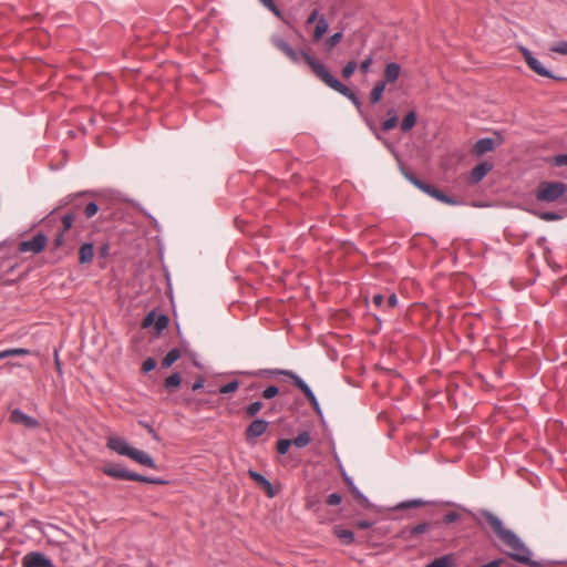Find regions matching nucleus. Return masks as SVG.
Here are the masks:
<instances>
[{
    "instance_id": "obj_1",
    "label": "nucleus",
    "mask_w": 567,
    "mask_h": 567,
    "mask_svg": "<svg viewBox=\"0 0 567 567\" xmlns=\"http://www.w3.org/2000/svg\"><path fill=\"white\" fill-rule=\"evenodd\" d=\"M484 516L497 537L508 548L507 555L511 558L532 567H538V564L530 558L532 551L529 548L517 537V535L505 528L498 517L492 513H485Z\"/></svg>"
},
{
    "instance_id": "obj_2",
    "label": "nucleus",
    "mask_w": 567,
    "mask_h": 567,
    "mask_svg": "<svg viewBox=\"0 0 567 567\" xmlns=\"http://www.w3.org/2000/svg\"><path fill=\"white\" fill-rule=\"evenodd\" d=\"M305 62L309 65V68L312 70V72L329 87L332 90L339 92L343 96L351 100L355 105L359 104V101L355 96V94L344 84H342L340 81H338L334 76L330 74V72L322 65L321 63L317 62L313 58H311L307 53L300 54Z\"/></svg>"
},
{
    "instance_id": "obj_3",
    "label": "nucleus",
    "mask_w": 567,
    "mask_h": 567,
    "mask_svg": "<svg viewBox=\"0 0 567 567\" xmlns=\"http://www.w3.org/2000/svg\"><path fill=\"white\" fill-rule=\"evenodd\" d=\"M567 190L566 184L561 182H542L536 190V198L540 202H555Z\"/></svg>"
},
{
    "instance_id": "obj_4",
    "label": "nucleus",
    "mask_w": 567,
    "mask_h": 567,
    "mask_svg": "<svg viewBox=\"0 0 567 567\" xmlns=\"http://www.w3.org/2000/svg\"><path fill=\"white\" fill-rule=\"evenodd\" d=\"M103 473L107 476L118 478V480H127V481H134V482H142V483H150V484H164L163 481L146 477L130 471H126L124 468H121L115 465H107L102 468Z\"/></svg>"
},
{
    "instance_id": "obj_5",
    "label": "nucleus",
    "mask_w": 567,
    "mask_h": 567,
    "mask_svg": "<svg viewBox=\"0 0 567 567\" xmlns=\"http://www.w3.org/2000/svg\"><path fill=\"white\" fill-rule=\"evenodd\" d=\"M520 52L528 68L532 69L538 75L558 81L563 80L561 78L555 76L546 68H544L540 61L534 58L530 51L527 50L526 48H520Z\"/></svg>"
},
{
    "instance_id": "obj_6",
    "label": "nucleus",
    "mask_w": 567,
    "mask_h": 567,
    "mask_svg": "<svg viewBox=\"0 0 567 567\" xmlns=\"http://www.w3.org/2000/svg\"><path fill=\"white\" fill-rule=\"evenodd\" d=\"M280 374H284L288 378H290L293 381V384L302 391L307 400L311 403V405L318 410L319 404L318 401L311 391V389L292 371L289 370H281L279 371Z\"/></svg>"
},
{
    "instance_id": "obj_7",
    "label": "nucleus",
    "mask_w": 567,
    "mask_h": 567,
    "mask_svg": "<svg viewBox=\"0 0 567 567\" xmlns=\"http://www.w3.org/2000/svg\"><path fill=\"white\" fill-rule=\"evenodd\" d=\"M47 245V237L43 234L35 235L30 240H24L19 244V251L27 252L31 251L38 254L44 249Z\"/></svg>"
},
{
    "instance_id": "obj_8",
    "label": "nucleus",
    "mask_w": 567,
    "mask_h": 567,
    "mask_svg": "<svg viewBox=\"0 0 567 567\" xmlns=\"http://www.w3.org/2000/svg\"><path fill=\"white\" fill-rule=\"evenodd\" d=\"M23 567H53V564L41 553H29L23 557Z\"/></svg>"
},
{
    "instance_id": "obj_9",
    "label": "nucleus",
    "mask_w": 567,
    "mask_h": 567,
    "mask_svg": "<svg viewBox=\"0 0 567 567\" xmlns=\"http://www.w3.org/2000/svg\"><path fill=\"white\" fill-rule=\"evenodd\" d=\"M106 446L115 453L124 456H128L132 450L127 442L117 435H110L107 437Z\"/></svg>"
},
{
    "instance_id": "obj_10",
    "label": "nucleus",
    "mask_w": 567,
    "mask_h": 567,
    "mask_svg": "<svg viewBox=\"0 0 567 567\" xmlns=\"http://www.w3.org/2000/svg\"><path fill=\"white\" fill-rule=\"evenodd\" d=\"M248 475L266 493L268 497L272 498L277 495V492L274 489L271 483L265 476L254 470H249Z\"/></svg>"
},
{
    "instance_id": "obj_11",
    "label": "nucleus",
    "mask_w": 567,
    "mask_h": 567,
    "mask_svg": "<svg viewBox=\"0 0 567 567\" xmlns=\"http://www.w3.org/2000/svg\"><path fill=\"white\" fill-rule=\"evenodd\" d=\"M412 182L422 190H424L425 193H427L430 196L434 197L435 199L442 202V203H445V204H449V205H453L455 204V202L453 199H451L449 196L444 195L441 190H439L437 188L431 186V185H427V184H424L417 179H412Z\"/></svg>"
},
{
    "instance_id": "obj_12",
    "label": "nucleus",
    "mask_w": 567,
    "mask_h": 567,
    "mask_svg": "<svg viewBox=\"0 0 567 567\" xmlns=\"http://www.w3.org/2000/svg\"><path fill=\"white\" fill-rule=\"evenodd\" d=\"M268 427V422L265 420H255L249 424L246 430V439L247 441H252L259 436H261Z\"/></svg>"
},
{
    "instance_id": "obj_13",
    "label": "nucleus",
    "mask_w": 567,
    "mask_h": 567,
    "mask_svg": "<svg viewBox=\"0 0 567 567\" xmlns=\"http://www.w3.org/2000/svg\"><path fill=\"white\" fill-rule=\"evenodd\" d=\"M127 457H130L131 460H133L136 463L144 465L146 467H150V468L156 467L154 460L144 451L132 447Z\"/></svg>"
},
{
    "instance_id": "obj_14",
    "label": "nucleus",
    "mask_w": 567,
    "mask_h": 567,
    "mask_svg": "<svg viewBox=\"0 0 567 567\" xmlns=\"http://www.w3.org/2000/svg\"><path fill=\"white\" fill-rule=\"evenodd\" d=\"M10 421L16 424H21L25 427L32 429L38 426V422L30 417L29 415L24 414L20 410L16 409L10 414Z\"/></svg>"
},
{
    "instance_id": "obj_15",
    "label": "nucleus",
    "mask_w": 567,
    "mask_h": 567,
    "mask_svg": "<svg viewBox=\"0 0 567 567\" xmlns=\"http://www.w3.org/2000/svg\"><path fill=\"white\" fill-rule=\"evenodd\" d=\"M274 45L279 49L282 53H285L292 62L299 61V54L282 39L274 38Z\"/></svg>"
},
{
    "instance_id": "obj_16",
    "label": "nucleus",
    "mask_w": 567,
    "mask_h": 567,
    "mask_svg": "<svg viewBox=\"0 0 567 567\" xmlns=\"http://www.w3.org/2000/svg\"><path fill=\"white\" fill-rule=\"evenodd\" d=\"M491 168H492L491 164L485 163V162L476 165L471 172V177H470L471 182L472 183L481 182L487 175V173L491 171Z\"/></svg>"
},
{
    "instance_id": "obj_17",
    "label": "nucleus",
    "mask_w": 567,
    "mask_h": 567,
    "mask_svg": "<svg viewBox=\"0 0 567 567\" xmlns=\"http://www.w3.org/2000/svg\"><path fill=\"white\" fill-rule=\"evenodd\" d=\"M495 141L493 138H481L478 140L474 147H473V151L474 153H476L477 155H483L487 152H491L494 150L495 147Z\"/></svg>"
},
{
    "instance_id": "obj_18",
    "label": "nucleus",
    "mask_w": 567,
    "mask_h": 567,
    "mask_svg": "<svg viewBox=\"0 0 567 567\" xmlns=\"http://www.w3.org/2000/svg\"><path fill=\"white\" fill-rule=\"evenodd\" d=\"M456 557L453 554H447L432 560L426 567H455Z\"/></svg>"
},
{
    "instance_id": "obj_19",
    "label": "nucleus",
    "mask_w": 567,
    "mask_h": 567,
    "mask_svg": "<svg viewBox=\"0 0 567 567\" xmlns=\"http://www.w3.org/2000/svg\"><path fill=\"white\" fill-rule=\"evenodd\" d=\"M94 256V247L92 244H83L79 251V260L81 264L91 262Z\"/></svg>"
},
{
    "instance_id": "obj_20",
    "label": "nucleus",
    "mask_w": 567,
    "mask_h": 567,
    "mask_svg": "<svg viewBox=\"0 0 567 567\" xmlns=\"http://www.w3.org/2000/svg\"><path fill=\"white\" fill-rule=\"evenodd\" d=\"M401 68L396 63H389L384 69V78L389 83H393L398 80L400 75Z\"/></svg>"
},
{
    "instance_id": "obj_21",
    "label": "nucleus",
    "mask_w": 567,
    "mask_h": 567,
    "mask_svg": "<svg viewBox=\"0 0 567 567\" xmlns=\"http://www.w3.org/2000/svg\"><path fill=\"white\" fill-rule=\"evenodd\" d=\"M182 355V351L177 348L172 349L162 360L163 368H169L173 365Z\"/></svg>"
},
{
    "instance_id": "obj_22",
    "label": "nucleus",
    "mask_w": 567,
    "mask_h": 567,
    "mask_svg": "<svg viewBox=\"0 0 567 567\" xmlns=\"http://www.w3.org/2000/svg\"><path fill=\"white\" fill-rule=\"evenodd\" d=\"M328 22L323 17L319 18L313 31V41L318 42L328 30Z\"/></svg>"
},
{
    "instance_id": "obj_23",
    "label": "nucleus",
    "mask_w": 567,
    "mask_h": 567,
    "mask_svg": "<svg viewBox=\"0 0 567 567\" xmlns=\"http://www.w3.org/2000/svg\"><path fill=\"white\" fill-rule=\"evenodd\" d=\"M384 89H385V82L384 81H381V82H378L373 90L371 91V94H370V102L372 104H375L378 103L381 97H382V94L384 92Z\"/></svg>"
},
{
    "instance_id": "obj_24",
    "label": "nucleus",
    "mask_w": 567,
    "mask_h": 567,
    "mask_svg": "<svg viewBox=\"0 0 567 567\" xmlns=\"http://www.w3.org/2000/svg\"><path fill=\"white\" fill-rule=\"evenodd\" d=\"M334 534L340 539V542L344 545H350L354 540L353 533L349 529L337 528L334 530Z\"/></svg>"
},
{
    "instance_id": "obj_25",
    "label": "nucleus",
    "mask_w": 567,
    "mask_h": 567,
    "mask_svg": "<svg viewBox=\"0 0 567 567\" xmlns=\"http://www.w3.org/2000/svg\"><path fill=\"white\" fill-rule=\"evenodd\" d=\"M416 123V115H415V112L414 111H411L409 112L403 121H402V124H401V130L403 132H408L410 131Z\"/></svg>"
},
{
    "instance_id": "obj_26",
    "label": "nucleus",
    "mask_w": 567,
    "mask_h": 567,
    "mask_svg": "<svg viewBox=\"0 0 567 567\" xmlns=\"http://www.w3.org/2000/svg\"><path fill=\"white\" fill-rule=\"evenodd\" d=\"M292 441V444L297 447H305L308 445L311 441L310 434L308 432L300 433L297 437H295Z\"/></svg>"
},
{
    "instance_id": "obj_27",
    "label": "nucleus",
    "mask_w": 567,
    "mask_h": 567,
    "mask_svg": "<svg viewBox=\"0 0 567 567\" xmlns=\"http://www.w3.org/2000/svg\"><path fill=\"white\" fill-rule=\"evenodd\" d=\"M182 378L178 373H173L165 380V386L167 389H176L181 385Z\"/></svg>"
},
{
    "instance_id": "obj_28",
    "label": "nucleus",
    "mask_w": 567,
    "mask_h": 567,
    "mask_svg": "<svg viewBox=\"0 0 567 567\" xmlns=\"http://www.w3.org/2000/svg\"><path fill=\"white\" fill-rule=\"evenodd\" d=\"M292 445V441L288 439H282L277 442V452L279 454H286L289 447Z\"/></svg>"
},
{
    "instance_id": "obj_29",
    "label": "nucleus",
    "mask_w": 567,
    "mask_h": 567,
    "mask_svg": "<svg viewBox=\"0 0 567 567\" xmlns=\"http://www.w3.org/2000/svg\"><path fill=\"white\" fill-rule=\"evenodd\" d=\"M167 324H168V319L166 316L156 317L154 326H155L157 333L162 332L167 327Z\"/></svg>"
},
{
    "instance_id": "obj_30",
    "label": "nucleus",
    "mask_w": 567,
    "mask_h": 567,
    "mask_svg": "<svg viewBox=\"0 0 567 567\" xmlns=\"http://www.w3.org/2000/svg\"><path fill=\"white\" fill-rule=\"evenodd\" d=\"M239 383L237 381L228 382L220 386L219 392L223 394L233 393L238 389Z\"/></svg>"
},
{
    "instance_id": "obj_31",
    "label": "nucleus",
    "mask_w": 567,
    "mask_h": 567,
    "mask_svg": "<svg viewBox=\"0 0 567 567\" xmlns=\"http://www.w3.org/2000/svg\"><path fill=\"white\" fill-rule=\"evenodd\" d=\"M262 408V403L257 401V402H254L251 403L249 406H247L246 409V415L249 416V417H252L254 415H256Z\"/></svg>"
},
{
    "instance_id": "obj_32",
    "label": "nucleus",
    "mask_w": 567,
    "mask_h": 567,
    "mask_svg": "<svg viewBox=\"0 0 567 567\" xmlns=\"http://www.w3.org/2000/svg\"><path fill=\"white\" fill-rule=\"evenodd\" d=\"M429 529H430L429 523H421V524L414 526L413 528H411L410 534H411V536H416V535L426 533Z\"/></svg>"
},
{
    "instance_id": "obj_33",
    "label": "nucleus",
    "mask_w": 567,
    "mask_h": 567,
    "mask_svg": "<svg viewBox=\"0 0 567 567\" xmlns=\"http://www.w3.org/2000/svg\"><path fill=\"white\" fill-rule=\"evenodd\" d=\"M83 210L86 218H92L99 212V206L91 202L85 205Z\"/></svg>"
},
{
    "instance_id": "obj_34",
    "label": "nucleus",
    "mask_w": 567,
    "mask_h": 567,
    "mask_svg": "<svg viewBox=\"0 0 567 567\" xmlns=\"http://www.w3.org/2000/svg\"><path fill=\"white\" fill-rule=\"evenodd\" d=\"M74 218H75V215L74 214H66L62 217V227H63V233L64 231H68L69 229H71L72 225H73V221H74Z\"/></svg>"
},
{
    "instance_id": "obj_35",
    "label": "nucleus",
    "mask_w": 567,
    "mask_h": 567,
    "mask_svg": "<svg viewBox=\"0 0 567 567\" xmlns=\"http://www.w3.org/2000/svg\"><path fill=\"white\" fill-rule=\"evenodd\" d=\"M550 51L555 52V53L563 54V55H567V42L566 41L557 42L556 44H554L550 48Z\"/></svg>"
},
{
    "instance_id": "obj_36",
    "label": "nucleus",
    "mask_w": 567,
    "mask_h": 567,
    "mask_svg": "<svg viewBox=\"0 0 567 567\" xmlns=\"http://www.w3.org/2000/svg\"><path fill=\"white\" fill-rule=\"evenodd\" d=\"M355 69H357V63L354 61L348 62L342 70V76L346 79L350 78L353 74V72L355 71Z\"/></svg>"
},
{
    "instance_id": "obj_37",
    "label": "nucleus",
    "mask_w": 567,
    "mask_h": 567,
    "mask_svg": "<svg viewBox=\"0 0 567 567\" xmlns=\"http://www.w3.org/2000/svg\"><path fill=\"white\" fill-rule=\"evenodd\" d=\"M341 39H342V33L341 32L334 33L329 39H327V41H326L327 48L328 49H332L333 47H336L341 41Z\"/></svg>"
},
{
    "instance_id": "obj_38",
    "label": "nucleus",
    "mask_w": 567,
    "mask_h": 567,
    "mask_svg": "<svg viewBox=\"0 0 567 567\" xmlns=\"http://www.w3.org/2000/svg\"><path fill=\"white\" fill-rule=\"evenodd\" d=\"M424 504H425V502H423V501L414 499V501L401 503L400 505H398V508L404 509V508H411V507H420V506H423Z\"/></svg>"
},
{
    "instance_id": "obj_39",
    "label": "nucleus",
    "mask_w": 567,
    "mask_h": 567,
    "mask_svg": "<svg viewBox=\"0 0 567 567\" xmlns=\"http://www.w3.org/2000/svg\"><path fill=\"white\" fill-rule=\"evenodd\" d=\"M278 393L279 389L275 385H270L264 390L262 398L269 400L275 398Z\"/></svg>"
},
{
    "instance_id": "obj_40",
    "label": "nucleus",
    "mask_w": 567,
    "mask_h": 567,
    "mask_svg": "<svg viewBox=\"0 0 567 567\" xmlns=\"http://www.w3.org/2000/svg\"><path fill=\"white\" fill-rule=\"evenodd\" d=\"M341 501H342V497L338 493L330 494L326 499L327 504L330 506H337L341 503Z\"/></svg>"
},
{
    "instance_id": "obj_41",
    "label": "nucleus",
    "mask_w": 567,
    "mask_h": 567,
    "mask_svg": "<svg viewBox=\"0 0 567 567\" xmlns=\"http://www.w3.org/2000/svg\"><path fill=\"white\" fill-rule=\"evenodd\" d=\"M396 124H398V118L395 116H392L382 123V128H383V131H390V130L394 128L396 126Z\"/></svg>"
},
{
    "instance_id": "obj_42",
    "label": "nucleus",
    "mask_w": 567,
    "mask_h": 567,
    "mask_svg": "<svg viewBox=\"0 0 567 567\" xmlns=\"http://www.w3.org/2000/svg\"><path fill=\"white\" fill-rule=\"evenodd\" d=\"M156 367V361L152 358H148L146 359L144 362H143V365H142V371L147 373L152 370H154Z\"/></svg>"
},
{
    "instance_id": "obj_43",
    "label": "nucleus",
    "mask_w": 567,
    "mask_h": 567,
    "mask_svg": "<svg viewBox=\"0 0 567 567\" xmlns=\"http://www.w3.org/2000/svg\"><path fill=\"white\" fill-rule=\"evenodd\" d=\"M265 7L271 10L277 17H281L280 10L277 8L272 0H260Z\"/></svg>"
},
{
    "instance_id": "obj_44",
    "label": "nucleus",
    "mask_w": 567,
    "mask_h": 567,
    "mask_svg": "<svg viewBox=\"0 0 567 567\" xmlns=\"http://www.w3.org/2000/svg\"><path fill=\"white\" fill-rule=\"evenodd\" d=\"M555 166H567V154H560L551 159Z\"/></svg>"
},
{
    "instance_id": "obj_45",
    "label": "nucleus",
    "mask_w": 567,
    "mask_h": 567,
    "mask_svg": "<svg viewBox=\"0 0 567 567\" xmlns=\"http://www.w3.org/2000/svg\"><path fill=\"white\" fill-rule=\"evenodd\" d=\"M351 492H352V494H353L354 498H355L360 504H362V505H367V504H368V499H367V497H365L364 495H362V494L358 491V488H355V487H352V486H351Z\"/></svg>"
},
{
    "instance_id": "obj_46",
    "label": "nucleus",
    "mask_w": 567,
    "mask_h": 567,
    "mask_svg": "<svg viewBox=\"0 0 567 567\" xmlns=\"http://www.w3.org/2000/svg\"><path fill=\"white\" fill-rule=\"evenodd\" d=\"M155 320H156V316L154 312H151L148 313L144 319H143V322H142V327L143 328H148L151 327L153 323L155 324Z\"/></svg>"
},
{
    "instance_id": "obj_47",
    "label": "nucleus",
    "mask_w": 567,
    "mask_h": 567,
    "mask_svg": "<svg viewBox=\"0 0 567 567\" xmlns=\"http://www.w3.org/2000/svg\"><path fill=\"white\" fill-rule=\"evenodd\" d=\"M9 357L29 354V350L22 348L8 349Z\"/></svg>"
},
{
    "instance_id": "obj_48",
    "label": "nucleus",
    "mask_w": 567,
    "mask_h": 567,
    "mask_svg": "<svg viewBox=\"0 0 567 567\" xmlns=\"http://www.w3.org/2000/svg\"><path fill=\"white\" fill-rule=\"evenodd\" d=\"M371 64H372V58H371V56H369V58H367L365 60H363V61L361 62V64H360V71H361L362 73H367V72H368V70H369V68L371 66Z\"/></svg>"
},
{
    "instance_id": "obj_49",
    "label": "nucleus",
    "mask_w": 567,
    "mask_h": 567,
    "mask_svg": "<svg viewBox=\"0 0 567 567\" xmlns=\"http://www.w3.org/2000/svg\"><path fill=\"white\" fill-rule=\"evenodd\" d=\"M540 218H542L543 220L550 221V220H556V219H558V218H559V216H558L557 214H555V213H543V214L540 215Z\"/></svg>"
},
{
    "instance_id": "obj_50",
    "label": "nucleus",
    "mask_w": 567,
    "mask_h": 567,
    "mask_svg": "<svg viewBox=\"0 0 567 567\" xmlns=\"http://www.w3.org/2000/svg\"><path fill=\"white\" fill-rule=\"evenodd\" d=\"M458 519V514L455 512H451L444 516L445 523H453Z\"/></svg>"
},
{
    "instance_id": "obj_51",
    "label": "nucleus",
    "mask_w": 567,
    "mask_h": 567,
    "mask_svg": "<svg viewBox=\"0 0 567 567\" xmlns=\"http://www.w3.org/2000/svg\"><path fill=\"white\" fill-rule=\"evenodd\" d=\"M398 305V297L396 295L392 293L386 301V306L389 308H394Z\"/></svg>"
},
{
    "instance_id": "obj_52",
    "label": "nucleus",
    "mask_w": 567,
    "mask_h": 567,
    "mask_svg": "<svg viewBox=\"0 0 567 567\" xmlns=\"http://www.w3.org/2000/svg\"><path fill=\"white\" fill-rule=\"evenodd\" d=\"M64 244V235L63 231L59 234L54 239V247L60 248Z\"/></svg>"
},
{
    "instance_id": "obj_53",
    "label": "nucleus",
    "mask_w": 567,
    "mask_h": 567,
    "mask_svg": "<svg viewBox=\"0 0 567 567\" xmlns=\"http://www.w3.org/2000/svg\"><path fill=\"white\" fill-rule=\"evenodd\" d=\"M318 20H319V18H318V11H317V10H315V11H312V12H311V14L308 17V19H307V23H308V24H311V23H313V22H316V21H318Z\"/></svg>"
},
{
    "instance_id": "obj_54",
    "label": "nucleus",
    "mask_w": 567,
    "mask_h": 567,
    "mask_svg": "<svg viewBox=\"0 0 567 567\" xmlns=\"http://www.w3.org/2000/svg\"><path fill=\"white\" fill-rule=\"evenodd\" d=\"M372 302L377 306V307H380L382 306L383 303V297L381 295H374L373 298H372Z\"/></svg>"
},
{
    "instance_id": "obj_55",
    "label": "nucleus",
    "mask_w": 567,
    "mask_h": 567,
    "mask_svg": "<svg viewBox=\"0 0 567 567\" xmlns=\"http://www.w3.org/2000/svg\"><path fill=\"white\" fill-rule=\"evenodd\" d=\"M357 526L361 529H367L371 526V523L368 520H360L357 523Z\"/></svg>"
},
{
    "instance_id": "obj_56",
    "label": "nucleus",
    "mask_w": 567,
    "mask_h": 567,
    "mask_svg": "<svg viewBox=\"0 0 567 567\" xmlns=\"http://www.w3.org/2000/svg\"><path fill=\"white\" fill-rule=\"evenodd\" d=\"M202 388H203V380H198V381H196V382L193 384V386H192V389H193L194 391H197V390H199V389H202Z\"/></svg>"
},
{
    "instance_id": "obj_57",
    "label": "nucleus",
    "mask_w": 567,
    "mask_h": 567,
    "mask_svg": "<svg viewBox=\"0 0 567 567\" xmlns=\"http://www.w3.org/2000/svg\"><path fill=\"white\" fill-rule=\"evenodd\" d=\"M4 358H9L8 350H4V351H1V352H0V360H1V359H4Z\"/></svg>"
},
{
    "instance_id": "obj_58",
    "label": "nucleus",
    "mask_w": 567,
    "mask_h": 567,
    "mask_svg": "<svg viewBox=\"0 0 567 567\" xmlns=\"http://www.w3.org/2000/svg\"><path fill=\"white\" fill-rule=\"evenodd\" d=\"M55 363H56V368L60 369V362L58 359L55 360Z\"/></svg>"
}]
</instances>
